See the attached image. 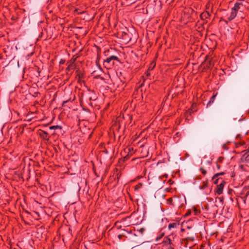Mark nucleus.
<instances>
[{
	"label": "nucleus",
	"instance_id": "ddd939ff",
	"mask_svg": "<svg viewBox=\"0 0 249 249\" xmlns=\"http://www.w3.org/2000/svg\"><path fill=\"white\" fill-rule=\"evenodd\" d=\"M237 13L234 10L231 9V12L230 16L228 17V19L229 21H231L233 19H234L237 15Z\"/></svg>",
	"mask_w": 249,
	"mask_h": 249
},
{
	"label": "nucleus",
	"instance_id": "a211bd4d",
	"mask_svg": "<svg viewBox=\"0 0 249 249\" xmlns=\"http://www.w3.org/2000/svg\"><path fill=\"white\" fill-rule=\"evenodd\" d=\"M240 7L239 6L238 2H236L235 3L234 6L233 8H232V10L237 13V11L239 10Z\"/></svg>",
	"mask_w": 249,
	"mask_h": 249
},
{
	"label": "nucleus",
	"instance_id": "393cba45",
	"mask_svg": "<svg viewBox=\"0 0 249 249\" xmlns=\"http://www.w3.org/2000/svg\"><path fill=\"white\" fill-rule=\"evenodd\" d=\"M150 71L148 70L145 72V74L147 76H149L150 75Z\"/></svg>",
	"mask_w": 249,
	"mask_h": 249
},
{
	"label": "nucleus",
	"instance_id": "4be33fe9",
	"mask_svg": "<svg viewBox=\"0 0 249 249\" xmlns=\"http://www.w3.org/2000/svg\"><path fill=\"white\" fill-rule=\"evenodd\" d=\"M57 128L62 129V127L60 125H53L50 127V129H55Z\"/></svg>",
	"mask_w": 249,
	"mask_h": 249
},
{
	"label": "nucleus",
	"instance_id": "a878e982",
	"mask_svg": "<svg viewBox=\"0 0 249 249\" xmlns=\"http://www.w3.org/2000/svg\"><path fill=\"white\" fill-rule=\"evenodd\" d=\"M38 94H39V92H34V94H33V96L36 97H37Z\"/></svg>",
	"mask_w": 249,
	"mask_h": 249
},
{
	"label": "nucleus",
	"instance_id": "473e14b6",
	"mask_svg": "<svg viewBox=\"0 0 249 249\" xmlns=\"http://www.w3.org/2000/svg\"><path fill=\"white\" fill-rule=\"evenodd\" d=\"M239 6L240 7L241 5H243V4L242 2H238Z\"/></svg>",
	"mask_w": 249,
	"mask_h": 249
},
{
	"label": "nucleus",
	"instance_id": "9d476101",
	"mask_svg": "<svg viewBox=\"0 0 249 249\" xmlns=\"http://www.w3.org/2000/svg\"><path fill=\"white\" fill-rule=\"evenodd\" d=\"M210 16H211V15H210V13L207 11H205L203 12L200 15V18L202 20H204L206 18H208L210 17Z\"/></svg>",
	"mask_w": 249,
	"mask_h": 249
},
{
	"label": "nucleus",
	"instance_id": "0eeeda50",
	"mask_svg": "<svg viewBox=\"0 0 249 249\" xmlns=\"http://www.w3.org/2000/svg\"><path fill=\"white\" fill-rule=\"evenodd\" d=\"M39 136L45 141L48 142L50 139V137L47 132L45 131L39 130L38 132Z\"/></svg>",
	"mask_w": 249,
	"mask_h": 249
},
{
	"label": "nucleus",
	"instance_id": "f3484780",
	"mask_svg": "<svg viewBox=\"0 0 249 249\" xmlns=\"http://www.w3.org/2000/svg\"><path fill=\"white\" fill-rule=\"evenodd\" d=\"M212 180L213 181V182L215 184H218L219 182L220 183L222 180H224L222 178H216L215 179H213V177L212 178Z\"/></svg>",
	"mask_w": 249,
	"mask_h": 249
},
{
	"label": "nucleus",
	"instance_id": "72a5a7b5",
	"mask_svg": "<svg viewBox=\"0 0 249 249\" xmlns=\"http://www.w3.org/2000/svg\"><path fill=\"white\" fill-rule=\"evenodd\" d=\"M187 229L188 230H191V227H189V226H188V227H187Z\"/></svg>",
	"mask_w": 249,
	"mask_h": 249
},
{
	"label": "nucleus",
	"instance_id": "b1692460",
	"mask_svg": "<svg viewBox=\"0 0 249 249\" xmlns=\"http://www.w3.org/2000/svg\"><path fill=\"white\" fill-rule=\"evenodd\" d=\"M224 159V157H220L218 158V159L217 160L216 162H218V163H221L222 162L223 160Z\"/></svg>",
	"mask_w": 249,
	"mask_h": 249
},
{
	"label": "nucleus",
	"instance_id": "7ed1b4c3",
	"mask_svg": "<svg viewBox=\"0 0 249 249\" xmlns=\"http://www.w3.org/2000/svg\"><path fill=\"white\" fill-rule=\"evenodd\" d=\"M180 198L178 197L169 198L167 199V203L172 204L174 207H180L183 204L180 203Z\"/></svg>",
	"mask_w": 249,
	"mask_h": 249
},
{
	"label": "nucleus",
	"instance_id": "c85d7f7f",
	"mask_svg": "<svg viewBox=\"0 0 249 249\" xmlns=\"http://www.w3.org/2000/svg\"><path fill=\"white\" fill-rule=\"evenodd\" d=\"M124 235L123 234H119V235H118V238H119V239H122V238L123 237H124Z\"/></svg>",
	"mask_w": 249,
	"mask_h": 249
},
{
	"label": "nucleus",
	"instance_id": "6e6552de",
	"mask_svg": "<svg viewBox=\"0 0 249 249\" xmlns=\"http://www.w3.org/2000/svg\"><path fill=\"white\" fill-rule=\"evenodd\" d=\"M204 63L208 69L211 68L213 66L212 58L209 56H206Z\"/></svg>",
	"mask_w": 249,
	"mask_h": 249
},
{
	"label": "nucleus",
	"instance_id": "dca6fc26",
	"mask_svg": "<svg viewBox=\"0 0 249 249\" xmlns=\"http://www.w3.org/2000/svg\"><path fill=\"white\" fill-rule=\"evenodd\" d=\"M165 235L164 232H162L160 231V232L159 233V234L158 235L156 238V241H159L161 238H162Z\"/></svg>",
	"mask_w": 249,
	"mask_h": 249
},
{
	"label": "nucleus",
	"instance_id": "cd10ccee",
	"mask_svg": "<svg viewBox=\"0 0 249 249\" xmlns=\"http://www.w3.org/2000/svg\"><path fill=\"white\" fill-rule=\"evenodd\" d=\"M216 167L217 170H219L221 168L220 164L218 163V162H216Z\"/></svg>",
	"mask_w": 249,
	"mask_h": 249
},
{
	"label": "nucleus",
	"instance_id": "412c9836",
	"mask_svg": "<svg viewBox=\"0 0 249 249\" xmlns=\"http://www.w3.org/2000/svg\"><path fill=\"white\" fill-rule=\"evenodd\" d=\"M76 73H77V76H78V78H79V80H80V79L83 78V73H82L81 71H76Z\"/></svg>",
	"mask_w": 249,
	"mask_h": 249
},
{
	"label": "nucleus",
	"instance_id": "39448f33",
	"mask_svg": "<svg viewBox=\"0 0 249 249\" xmlns=\"http://www.w3.org/2000/svg\"><path fill=\"white\" fill-rule=\"evenodd\" d=\"M225 184V181L224 180H222L220 184L217 185L215 191V193H216L218 195H221L223 193V190Z\"/></svg>",
	"mask_w": 249,
	"mask_h": 249
},
{
	"label": "nucleus",
	"instance_id": "2eb2a0df",
	"mask_svg": "<svg viewBox=\"0 0 249 249\" xmlns=\"http://www.w3.org/2000/svg\"><path fill=\"white\" fill-rule=\"evenodd\" d=\"M76 69V65L73 62L70 64L68 67L67 68L66 70L68 71H70L71 70H74Z\"/></svg>",
	"mask_w": 249,
	"mask_h": 249
},
{
	"label": "nucleus",
	"instance_id": "c9c22d12",
	"mask_svg": "<svg viewBox=\"0 0 249 249\" xmlns=\"http://www.w3.org/2000/svg\"><path fill=\"white\" fill-rule=\"evenodd\" d=\"M89 100H92V98H91V97H90V98H89Z\"/></svg>",
	"mask_w": 249,
	"mask_h": 249
},
{
	"label": "nucleus",
	"instance_id": "f704fd0d",
	"mask_svg": "<svg viewBox=\"0 0 249 249\" xmlns=\"http://www.w3.org/2000/svg\"><path fill=\"white\" fill-rule=\"evenodd\" d=\"M60 63V64H63L64 63V61L61 60Z\"/></svg>",
	"mask_w": 249,
	"mask_h": 249
},
{
	"label": "nucleus",
	"instance_id": "1a4fd4ad",
	"mask_svg": "<svg viewBox=\"0 0 249 249\" xmlns=\"http://www.w3.org/2000/svg\"><path fill=\"white\" fill-rule=\"evenodd\" d=\"M190 233L189 231H186V232L184 233V234L182 235L183 236H185V238L184 239V241H192L194 240V237L190 236Z\"/></svg>",
	"mask_w": 249,
	"mask_h": 249
},
{
	"label": "nucleus",
	"instance_id": "6ab92c4d",
	"mask_svg": "<svg viewBox=\"0 0 249 249\" xmlns=\"http://www.w3.org/2000/svg\"><path fill=\"white\" fill-rule=\"evenodd\" d=\"M155 66H156V63L155 62H151L149 65V67L148 70L149 71H152L155 68Z\"/></svg>",
	"mask_w": 249,
	"mask_h": 249
},
{
	"label": "nucleus",
	"instance_id": "20e7f679",
	"mask_svg": "<svg viewBox=\"0 0 249 249\" xmlns=\"http://www.w3.org/2000/svg\"><path fill=\"white\" fill-rule=\"evenodd\" d=\"M199 188L200 190H204V193L205 195H209L211 192V188L208 187V180H206L203 181V185H200L199 186Z\"/></svg>",
	"mask_w": 249,
	"mask_h": 249
},
{
	"label": "nucleus",
	"instance_id": "bb28decb",
	"mask_svg": "<svg viewBox=\"0 0 249 249\" xmlns=\"http://www.w3.org/2000/svg\"><path fill=\"white\" fill-rule=\"evenodd\" d=\"M241 198L242 199H243V201L244 203H245H245H246V198H247L246 196L245 197H241Z\"/></svg>",
	"mask_w": 249,
	"mask_h": 249
},
{
	"label": "nucleus",
	"instance_id": "9b49d317",
	"mask_svg": "<svg viewBox=\"0 0 249 249\" xmlns=\"http://www.w3.org/2000/svg\"><path fill=\"white\" fill-rule=\"evenodd\" d=\"M217 95V92L215 93H214L213 94V95L211 97V98H210L209 101L208 102V103L207 105V107L211 106V105L214 102V100H215V97H216Z\"/></svg>",
	"mask_w": 249,
	"mask_h": 249
},
{
	"label": "nucleus",
	"instance_id": "aec40b11",
	"mask_svg": "<svg viewBox=\"0 0 249 249\" xmlns=\"http://www.w3.org/2000/svg\"><path fill=\"white\" fill-rule=\"evenodd\" d=\"M225 174V172H221L220 173H217L213 176V179H215L216 178H218L219 176L224 175Z\"/></svg>",
	"mask_w": 249,
	"mask_h": 249
},
{
	"label": "nucleus",
	"instance_id": "f257e3e1",
	"mask_svg": "<svg viewBox=\"0 0 249 249\" xmlns=\"http://www.w3.org/2000/svg\"><path fill=\"white\" fill-rule=\"evenodd\" d=\"M173 234H171L165 237L162 242L161 249H174Z\"/></svg>",
	"mask_w": 249,
	"mask_h": 249
},
{
	"label": "nucleus",
	"instance_id": "f03ea898",
	"mask_svg": "<svg viewBox=\"0 0 249 249\" xmlns=\"http://www.w3.org/2000/svg\"><path fill=\"white\" fill-rule=\"evenodd\" d=\"M116 61L118 62H120L119 58L115 55H111L109 57H107L106 59L104 61V65L106 67H110L114 65V61Z\"/></svg>",
	"mask_w": 249,
	"mask_h": 249
},
{
	"label": "nucleus",
	"instance_id": "7c9ffc66",
	"mask_svg": "<svg viewBox=\"0 0 249 249\" xmlns=\"http://www.w3.org/2000/svg\"><path fill=\"white\" fill-rule=\"evenodd\" d=\"M248 196H249V190L247 191V192L246 194V197H247Z\"/></svg>",
	"mask_w": 249,
	"mask_h": 249
},
{
	"label": "nucleus",
	"instance_id": "423d86ee",
	"mask_svg": "<svg viewBox=\"0 0 249 249\" xmlns=\"http://www.w3.org/2000/svg\"><path fill=\"white\" fill-rule=\"evenodd\" d=\"M121 175L122 173L120 171H119L118 169L115 168L113 170V173L112 177L114 178V180H116L117 182H118Z\"/></svg>",
	"mask_w": 249,
	"mask_h": 249
},
{
	"label": "nucleus",
	"instance_id": "c756f323",
	"mask_svg": "<svg viewBox=\"0 0 249 249\" xmlns=\"http://www.w3.org/2000/svg\"><path fill=\"white\" fill-rule=\"evenodd\" d=\"M186 229H182H182H181V231L182 232H184V233H185V232H186Z\"/></svg>",
	"mask_w": 249,
	"mask_h": 249
},
{
	"label": "nucleus",
	"instance_id": "4468645a",
	"mask_svg": "<svg viewBox=\"0 0 249 249\" xmlns=\"http://www.w3.org/2000/svg\"><path fill=\"white\" fill-rule=\"evenodd\" d=\"M185 13L189 14L190 15H192L194 13L196 14V12L192 8L190 7L185 9V11H184V14Z\"/></svg>",
	"mask_w": 249,
	"mask_h": 249
},
{
	"label": "nucleus",
	"instance_id": "2f4dec72",
	"mask_svg": "<svg viewBox=\"0 0 249 249\" xmlns=\"http://www.w3.org/2000/svg\"><path fill=\"white\" fill-rule=\"evenodd\" d=\"M123 34H124L123 37H124L125 36L127 35V33L125 32H123Z\"/></svg>",
	"mask_w": 249,
	"mask_h": 249
},
{
	"label": "nucleus",
	"instance_id": "5701e85b",
	"mask_svg": "<svg viewBox=\"0 0 249 249\" xmlns=\"http://www.w3.org/2000/svg\"><path fill=\"white\" fill-rule=\"evenodd\" d=\"M199 170L203 175H205L207 174V171L203 167H200Z\"/></svg>",
	"mask_w": 249,
	"mask_h": 249
},
{
	"label": "nucleus",
	"instance_id": "f8f14e48",
	"mask_svg": "<svg viewBox=\"0 0 249 249\" xmlns=\"http://www.w3.org/2000/svg\"><path fill=\"white\" fill-rule=\"evenodd\" d=\"M179 223H171L168 225V228L169 230H171L172 229L177 228L179 226Z\"/></svg>",
	"mask_w": 249,
	"mask_h": 249
}]
</instances>
